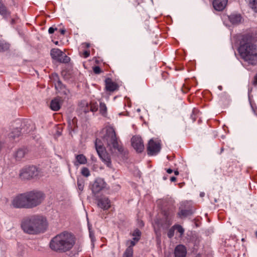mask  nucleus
I'll use <instances>...</instances> for the list:
<instances>
[{"instance_id":"nucleus-45","label":"nucleus","mask_w":257,"mask_h":257,"mask_svg":"<svg viewBox=\"0 0 257 257\" xmlns=\"http://www.w3.org/2000/svg\"><path fill=\"white\" fill-rule=\"evenodd\" d=\"M90 110V107L88 104H86V106L83 109V111L85 113L88 112Z\"/></svg>"},{"instance_id":"nucleus-17","label":"nucleus","mask_w":257,"mask_h":257,"mask_svg":"<svg viewBox=\"0 0 257 257\" xmlns=\"http://www.w3.org/2000/svg\"><path fill=\"white\" fill-rule=\"evenodd\" d=\"M105 88L106 90L109 92H113L118 89V85L113 82L111 78H107L105 79Z\"/></svg>"},{"instance_id":"nucleus-16","label":"nucleus","mask_w":257,"mask_h":257,"mask_svg":"<svg viewBox=\"0 0 257 257\" xmlns=\"http://www.w3.org/2000/svg\"><path fill=\"white\" fill-rule=\"evenodd\" d=\"M228 0H213L212 5L213 8L217 11H222L226 8Z\"/></svg>"},{"instance_id":"nucleus-5","label":"nucleus","mask_w":257,"mask_h":257,"mask_svg":"<svg viewBox=\"0 0 257 257\" xmlns=\"http://www.w3.org/2000/svg\"><path fill=\"white\" fill-rule=\"evenodd\" d=\"M101 133L103 134L101 138L110 151L117 150L121 154H124V149L112 127H106Z\"/></svg>"},{"instance_id":"nucleus-53","label":"nucleus","mask_w":257,"mask_h":257,"mask_svg":"<svg viewBox=\"0 0 257 257\" xmlns=\"http://www.w3.org/2000/svg\"><path fill=\"white\" fill-rule=\"evenodd\" d=\"M11 23L12 24H14L15 23V20L14 19H12L11 20Z\"/></svg>"},{"instance_id":"nucleus-48","label":"nucleus","mask_w":257,"mask_h":257,"mask_svg":"<svg viewBox=\"0 0 257 257\" xmlns=\"http://www.w3.org/2000/svg\"><path fill=\"white\" fill-rule=\"evenodd\" d=\"M83 45L84 46V47L85 48H89L90 47V44L89 43H84L83 44Z\"/></svg>"},{"instance_id":"nucleus-24","label":"nucleus","mask_w":257,"mask_h":257,"mask_svg":"<svg viewBox=\"0 0 257 257\" xmlns=\"http://www.w3.org/2000/svg\"><path fill=\"white\" fill-rule=\"evenodd\" d=\"M0 14L5 18H7L10 15L9 12L7 11L2 2H0Z\"/></svg>"},{"instance_id":"nucleus-37","label":"nucleus","mask_w":257,"mask_h":257,"mask_svg":"<svg viewBox=\"0 0 257 257\" xmlns=\"http://www.w3.org/2000/svg\"><path fill=\"white\" fill-rule=\"evenodd\" d=\"M175 230L174 225L169 229L167 232V236L169 238H172L174 236Z\"/></svg>"},{"instance_id":"nucleus-35","label":"nucleus","mask_w":257,"mask_h":257,"mask_svg":"<svg viewBox=\"0 0 257 257\" xmlns=\"http://www.w3.org/2000/svg\"><path fill=\"white\" fill-rule=\"evenodd\" d=\"M175 229L177 231L180 233V236H182L184 232V229L182 227L181 225L179 224H175L174 225Z\"/></svg>"},{"instance_id":"nucleus-25","label":"nucleus","mask_w":257,"mask_h":257,"mask_svg":"<svg viewBox=\"0 0 257 257\" xmlns=\"http://www.w3.org/2000/svg\"><path fill=\"white\" fill-rule=\"evenodd\" d=\"M50 81L54 84L55 86H56V84L59 83V82H61L59 75L56 73H52L50 75Z\"/></svg>"},{"instance_id":"nucleus-54","label":"nucleus","mask_w":257,"mask_h":257,"mask_svg":"<svg viewBox=\"0 0 257 257\" xmlns=\"http://www.w3.org/2000/svg\"><path fill=\"white\" fill-rule=\"evenodd\" d=\"M223 151H224V148H223V147H221V148L220 153H222L223 152Z\"/></svg>"},{"instance_id":"nucleus-11","label":"nucleus","mask_w":257,"mask_h":257,"mask_svg":"<svg viewBox=\"0 0 257 257\" xmlns=\"http://www.w3.org/2000/svg\"><path fill=\"white\" fill-rule=\"evenodd\" d=\"M97 202V205L98 207L101 208L103 210H108L111 207V201L107 197L103 196L99 197H94Z\"/></svg>"},{"instance_id":"nucleus-47","label":"nucleus","mask_w":257,"mask_h":257,"mask_svg":"<svg viewBox=\"0 0 257 257\" xmlns=\"http://www.w3.org/2000/svg\"><path fill=\"white\" fill-rule=\"evenodd\" d=\"M59 32L61 34L64 35L65 34L66 30L64 29H60Z\"/></svg>"},{"instance_id":"nucleus-10","label":"nucleus","mask_w":257,"mask_h":257,"mask_svg":"<svg viewBox=\"0 0 257 257\" xmlns=\"http://www.w3.org/2000/svg\"><path fill=\"white\" fill-rule=\"evenodd\" d=\"M161 149V144L159 141L151 139L147 145V152L149 156H154L158 154Z\"/></svg>"},{"instance_id":"nucleus-58","label":"nucleus","mask_w":257,"mask_h":257,"mask_svg":"<svg viewBox=\"0 0 257 257\" xmlns=\"http://www.w3.org/2000/svg\"><path fill=\"white\" fill-rule=\"evenodd\" d=\"M0 2H1V0H0Z\"/></svg>"},{"instance_id":"nucleus-18","label":"nucleus","mask_w":257,"mask_h":257,"mask_svg":"<svg viewBox=\"0 0 257 257\" xmlns=\"http://www.w3.org/2000/svg\"><path fill=\"white\" fill-rule=\"evenodd\" d=\"M174 214V212L172 209L170 208L162 209L160 215L167 218L168 223L170 222V220L172 221V218Z\"/></svg>"},{"instance_id":"nucleus-46","label":"nucleus","mask_w":257,"mask_h":257,"mask_svg":"<svg viewBox=\"0 0 257 257\" xmlns=\"http://www.w3.org/2000/svg\"><path fill=\"white\" fill-rule=\"evenodd\" d=\"M57 30V28H54L53 27H50V28H49V29L48 30V32H49V34H53L55 32V31H56Z\"/></svg>"},{"instance_id":"nucleus-55","label":"nucleus","mask_w":257,"mask_h":257,"mask_svg":"<svg viewBox=\"0 0 257 257\" xmlns=\"http://www.w3.org/2000/svg\"><path fill=\"white\" fill-rule=\"evenodd\" d=\"M13 205H14V207H15V204L14 201L13 203Z\"/></svg>"},{"instance_id":"nucleus-4","label":"nucleus","mask_w":257,"mask_h":257,"mask_svg":"<svg viewBox=\"0 0 257 257\" xmlns=\"http://www.w3.org/2000/svg\"><path fill=\"white\" fill-rule=\"evenodd\" d=\"M45 198L41 191L32 190L17 196V207L33 208L41 204Z\"/></svg>"},{"instance_id":"nucleus-8","label":"nucleus","mask_w":257,"mask_h":257,"mask_svg":"<svg viewBox=\"0 0 257 257\" xmlns=\"http://www.w3.org/2000/svg\"><path fill=\"white\" fill-rule=\"evenodd\" d=\"M90 189L92 192V195L97 197L102 191L108 189V185L104 179L101 178H96L93 182L90 185Z\"/></svg>"},{"instance_id":"nucleus-20","label":"nucleus","mask_w":257,"mask_h":257,"mask_svg":"<svg viewBox=\"0 0 257 257\" xmlns=\"http://www.w3.org/2000/svg\"><path fill=\"white\" fill-rule=\"evenodd\" d=\"M229 22L233 25H238L242 21V17L240 14H232L228 16Z\"/></svg>"},{"instance_id":"nucleus-50","label":"nucleus","mask_w":257,"mask_h":257,"mask_svg":"<svg viewBox=\"0 0 257 257\" xmlns=\"http://www.w3.org/2000/svg\"><path fill=\"white\" fill-rule=\"evenodd\" d=\"M166 171L168 174H171L173 172V170L169 168V169H167Z\"/></svg>"},{"instance_id":"nucleus-13","label":"nucleus","mask_w":257,"mask_h":257,"mask_svg":"<svg viewBox=\"0 0 257 257\" xmlns=\"http://www.w3.org/2000/svg\"><path fill=\"white\" fill-rule=\"evenodd\" d=\"M167 221V218L158 215V216L155 220V223L159 228H168L171 225L172 221L170 220L169 223Z\"/></svg>"},{"instance_id":"nucleus-38","label":"nucleus","mask_w":257,"mask_h":257,"mask_svg":"<svg viewBox=\"0 0 257 257\" xmlns=\"http://www.w3.org/2000/svg\"><path fill=\"white\" fill-rule=\"evenodd\" d=\"M199 113L198 109L194 108L192 110V114L191 115V118L193 121H195L197 117V115Z\"/></svg>"},{"instance_id":"nucleus-2","label":"nucleus","mask_w":257,"mask_h":257,"mask_svg":"<svg viewBox=\"0 0 257 257\" xmlns=\"http://www.w3.org/2000/svg\"><path fill=\"white\" fill-rule=\"evenodd\" d=\"M76 241V237L72 233L64 231L52 238L49 246L55 252L65 253L72 250Z\"/></svg>"},{"instance_id":"nucleus-26","label":"nucleus","mask_w":257,"mask_h":257,"mask_svg":"<svg viewBox=\"0 0 257 257\" xmlns=\"http://www.w3.org/2000/svg\"><path fill=\"white\" fill-rule=\"evenodd\" d=\"M28 152V150L26 148L19 149L17 151V158L22 159L24 158Z\"/></svg>"},{"instance_id":"nucleus-22","label":"nucleus","mask_w":257,"mask_h":257,"mask_svg":"<svg viewBox=\"0 0 257 257\" xmlns=\"http://www.w3.org/2000/svg\"><path fill=\"white\" fill-rule=\"evenodd\" d=\"M193 213V211L191 208L186 209H181L178 213V216L181 218H185L191 216Z\"/></svg>"},{"instance_id":"nucleus-36","label":"nucleus","mask_w":257,"mask_h":257,"mask_svg":"<svg viewBox=\"0 0 257 257\" xmlns=\"http://www.w3.org/2000/svg\"><path fill=\"white\" fill-rule=\"evenodd\" d=\"M81 174L85 177H88L90 175L89 169L86 167H83L81 170Z\"/></svg>"},{"instance_id":"nucleus-23","label":"nucleus","mask_w":257,"mask_h":257,"mask_svg":"<svg viewBox=\"0 0 257 257\" xmlns=\"http://www.w3.org/2000/svg\"><path fill=\"white\" fill-rule=\"evenodd\" d=\"M30 124L28 121H23L22 122L20 127V132L21 134H27L30 131Z\"/></svg>"},{"instance_id":"nucleus-44","label":"nucleus","mask_w":257,"mask_h":257,"mask_svg":"<svg viewBox=\"0 0 257 257\" xmlns=\"http://www.w3.org/2000/svg\"><path fill=\"white\" fill-rule=\"evenodd\" d=\"M252 84L254 86H257V73L254 75L253 80L252 81Z\"/></svg>"},{"instance_id":"nucleus-19","label":"nucleus","mask_w":257,"mask_h":257,"mask_svg":"<svg viewBox=\"0 0 257 257\" xmlns=\"http://www.w3.org/2000/svg\"><path fill=\"white\" fill-rule=\"evenodd\" d=\"M57 93L60 95H68L69 93V90L67 89L65 85L61 81L59 83L56 84L55 86Z\"/></svg>"},{"instance_id":"nucleus-3","label":"nucleus","mask_w":257,"mask_h":257,"mask_svg":"<svg viewBox=\"0 0 257 257\" xmlns=\"http://www.w3.org/2000/svg\"><path fill=\"white\" fill-rule=\"evenodd\" d=\"M47 226L46 218L40 215H34L26 218L21 223V227L24 232L31 234L44 232Z\"/></svg>"},{"instance_id":"nucleus-49","label":"nucleus","mask_w":257,"mask_h":257,"mask_svg":"<svg viewBox=\"0 0 257 257\" xmlns=\"http://www.w3.org/2000/svg\"><path fill=\"white\" fill-rule=\"evenodd\" d=\"M177 179L175 177H172L170 178V180L171 182H175L176 181Z\"/></svg>"},{"instance_id":"nucleus-14","label":"nucleus","mask_w":257,"mask_h":257,"mask_svg":"<svg viewBox=\"0 0 257 257\" xmlns=\"http://www.w3.org/2000/svg\"><path fill=\"white\" fill-rule=\"evenodd\" d=\"M187 249L185 245L180 244L177 245L174 250V257H186Z\"/></svg>"},{"instance_id":"nucleus-41","label":"nucleus","mask_w":257,"mask_h":257,"mask_svg":"<svg viewBox=\"0 0 257 257\" xmlns=\"http://www.w3.org/2000/svg\"><path fill=\"white\" fill-rule=\"evenodd\" d=\"M190 87L187 86L186 84H183L182 87V91L183 93H186L189 92Z\"/></svg>"},{"instance_id":"nucleus-6","label":"nucleus","mask_w":257,"mask_h":257,"mask_svg":"<svg viewBox=\"0 0 257 257\" xmlns=\"http://www.w3.org/2000/svg\"><path fill=\"white\" fill-rule=\"evenodd\" d=\"M95 149L101 161L109 168H112L111 156L104 147L101 140L97 138L95 142Z\"/></svg>"},{"instance_id":"nucleus-40","label":"nucleus","mask_w":257,"mask_h":257,"mask_svg":"<svg viewBox=\"0 0 257 257\" xmlns=\"http://www.w3.org/2000/svg\"><path fill=\"white\" fill-rule=\"evenodd\" d=\"M226 167L227 169L225 171V173H224V175L227 176H230L232 175V173L233 171V169L232 167H231L230 165H229L228 167Z\"/></svg>"},{"instance_id":"nucleus-32","label":"nucleus","mask_w":257,"mask_h":257,"mask_svg":"<svg viewBox=\"0 0 257 257\" xmlns=\"http://www.w3.org/2000/svg\"><path fill=\"white\" fill-rule=\"evenodd\" d=\"M90 107V111L94 112L98 110V104L96 102L91 101L88 104Z\"/></svg>"},{"instance_id":"nucleus-39","label":"nucleus","mask_w":257,"mask_h":257,"mask_svg":"<svg viewBox=\"0 0 257 257\" xmlns=\"http://www.w3.org/2000/svg\"><path fill=\"white\" fill-rule=\"evenodd\" d=\"M77 186L79 190L82 191L84 186V181L83 179L77 180Z\"/></svg>"},{"instance_id":"nucleus-29","label":"nucleus","mask_w":257,"mask_h":257,"mask_svg":"<svg viewBox=\"0 0 257 257\" xmlns=\"http://www.w3.org/2000/svg\"><path fill=\"white\" fill-rule=\"evenodd\" d=\"M77 118L76 117H73L71 120L68 121L69 125L70 126L71 130H74L77 127Z\"/></svg>"},{"instance_id":"nucleus-31","label":"nucleus","mask_w":257,"mask_h":257,"mask_svg":"<svg viewBox=\"0 0 257 257\" xmlns=\"http://www.w3.org/2000/svg\"><path fill=\"white\" fill-rule=\"evenodd\" d=\"M141 234L142 233L138 228H136L133 233H131V235L134 237L133 238H136L138 241L141 239Z\"/></svg>"},{"instance_id":"nucleus-27","label":"nucleus","mask_w":257,"mask_h":257,"mask_svg":"<svg viewBox=\"0 0 257 257\" xmlns=\"http://www.w3.org/2000/svg\"><path fill=\"white\" fill-rule=\"evenodd\" d=\"M249 7L255 13H257V0H249Z\"/></svg>"},{"instance_id":"nucleus-15","label":"nucleus","mask_w":257,"mask_h":257,"mask_svg":"<svg viewBox=\"0 0 257 257\" xmlns=\"http://www.w3.org/2000/svg\"><path fill=\"white\" fill-rule=\"evenodd\" d=\"M63 101L64 100L61 97L57 96L51 100L50 107L52 110L57 111L60 109L61 105Z\"/></svg>"},{"instance_id":"nucleus-30","label":"nucleus","mask_w":257,"mask_h":257,"mask_svg":"<svg viewBox=\"0 0 257 257\" xmlns=\"http://www.w3.org/2000/svg\"><path fill=\"white\" fill-rule=\"evenodd\" d=\"M139 241L136 238H133L132 240H128L126 242V244L127 246L126 248H130L132 250H134L133 247L137 244Z\"/></svg>"},{"instance_id":"nucleus-56","label":"nucleus","mask_w":257,"mask_h":257,"mask_svg":"<svg viewBox=\"0 0 257 257\" xmlns=\"http://www.w3.org/2000/svg\"><path fill=\"white\" fill-rule=\"evenodd\" d=\"M64 72H65V71H63L62 72V75H63V74H64Z\"/></svg>"},{"instance_id":"nucleus-21","label":"nucleus","mask_w":257,"mask_h":257,"mask_svg":"<svg viewBox=\"0 0 257 257\" xmlns=\"http://www.w3.org/2000/svg\"><path fill=\"white\" fill-rule=\"evenodd\" d=\"M75 160L76 161L74 162V164L75 166H78L80 165H84L87 162L86 157L83 154L76 155Z\"/></svg>"},{"instance_id":"nucleus-28","label":"nucleus","mask_w":257,"mask_h":257,"mask_svg":"<svg viewBox=\"0 0 257 257\" xmlns=\"http://www.w3.org/2000/svg\"><path fill=\"white\" fill-rule=\"evenodd\" d=\"M99 112L103 116H105L107 113V107L105 104L100 102L99 104Z\"/></svg>"},{"instance_id":"nucleus-7","label":"nucleus","mask_w":257,"mask_h":257,"mask_svg":"<svg viewBox=\"0 0 257 257\" xmlns=\"http://www.w3.org/2000/svg\"><path fill=\"white\" fill-rule=\"evenodd\" d=\"M40 169L35 165L26 166L20 171L19 178L22 180H30L38 177Z\"/></svg>"},{"instance_id":"nucleus-1","label":"nucleus","mask_w":257,"mask_h":257,"mask_svg":"<svg viewBox=\"0 0 257 257\" xmlns=\"http://www.w3.org/2000/svg\"><path fill=\"white\" fill-rule=\"evenodd\" d=\"M238 52L242 59L251 65L257 64V31L249 30L237 36Z\"/></svg>"},{"instance_id":"nucleus-52","label":"nucleus","mask_w":257,"mask_h":257,"mask_svg":"<svg viewBox=\"0 0 257 257\" xmlns=\"http://www.w3.org/2000/svg\"><path fill=\"white\" fill-rule=\"evenodd\" d=\"M136 2L138 3V5H139L140 2L142 1V0H136Z\"/></svg>"},{"instance_id":"nucleus-9","label":"nucleus","mask_w":257,"mask_h":257,"mask_svg":"<svg viewBox=\"0 0 257 257\" xmlns=\"http://www.w3.org/2000/svg\"><path fill=\"white\" fill-rule=\"evenodd\" d=\"M50 55L53 60L60 63H68L70 61L69 57L58 48L51 50Z\"/></svg>"},{"instance_id":"nucleus-33","label":"nucleus","mask_w":257,"mask_h":257,"mask_svg":"<svg viewBox=\"0 0 257 257\" xmlns=\"http://www.w3.org/2000/svg\"><path fill=\"white\" fill-rule=\"evenodd\" d=\"M10 48L9 44L4 41H0V51L7 50Z\"/></svg>"},{"instance_id":"nucleus-34","label":"nucleus","mask_w":257,"mask_h":257,"mask_svg":"<svg viewBox=\"0 0 257 257\" xmlns=\"http://www.w3.org/2000/svg\"><path fill=\"white\" fill-rule=\"evenodd\" d=\"M134 250L130 248H126L122 257H133Z\"/></svg>"},{"instance_id":"nucleus-43","label":"nucleus","mask_w":257,"mask_h":257,"mask_svg":"<svg viewBox=\"0 0 257 257\" xmlns=\"http://www.w3.org/2000/svg\"><path fill=\"white\" fill-rule=\"evenodd\" d=\"M90 55V51L89 50H85L82 53V56L86 58L88 57Z\"/></svg>"},{"instance_id":"nucleus-57","label":"nucleus","mask_w":257,"mask_h":257,"mask_svg":"<svg viewBox=\"0 0 257 257\" xmlns=\"http://www.w3.org/2000/svg\"><path fill=\"white\" fill-rule=\"evenodd\" d=\"M58 42L57 41V42H55V44H56V45H57V44H58Z\"/></svg>"},{"instance_id":"nucleus-51","label":"nucleus","mask_w":257,"mask_h":257,"mask_svg":"<svg viewBox=\"0 0 257 257\" xmlns=\"http://www.w3.org/2000/svg\"><path fill=\"white\" fill-rule=\"evenodd\" d=\"M174 174L175 175H179V171L177 170L174 171Z\"/></svg>"},{"instance_id":"nucleus-12","label":"nucleus","mask_w":257,"mask_h":257,"mask_svg":"<svg viewBox=\"0 0 257 257\" xmlns=\"http://www.w3.org/2000/svg\"><path fill=\"white\" fill-rule=\"evenodd\" d=\"M133 147L138 153H142L145 149L143 141L142 138L138 136H134L131 139Z\"/></svg>"},{"instance_id":"nucleus-42","label":"nucleus","mask_w":257,"mask_h":257,"mask_svg":"<svg viewBox=\"0 0 257 257\" xmlns=\"http://www.w3.org/2000/svg\"><path fill=\"white\" fill-rule=\"evenodd\" d=\"M93 72L95 74H99L101 72V69L99 66H95L93 67Z\"/></svg>"}]
</instances>
